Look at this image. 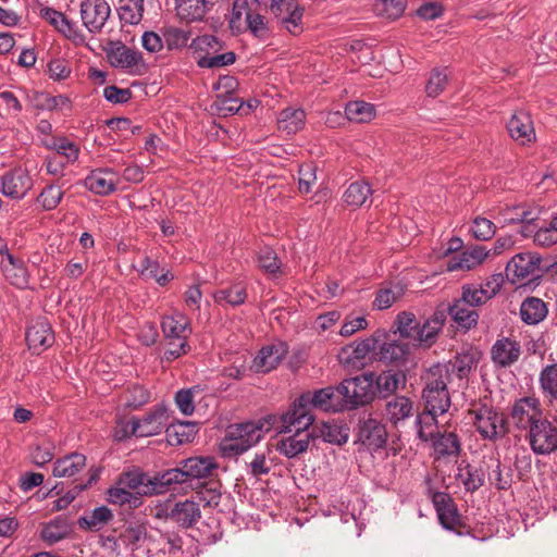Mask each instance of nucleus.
Here are the masks:
<instances>
[{
    "mask_svg": "<svg viewBox=\"0 0 557 557\" xmlns=\"http://www.w3.org/2000/svg\"><path fill=\"white\" fill-rule=\"evenodd\" d=\"M108 502L120 506L128 504L136 508L141 504V498L129 492L124 485L117 484L108 490Z\"/></svg>",
    "mask_w": 557,
    "mask_h": 557,
    "instance_id": "60",
    "label": "nucleus"
},
{
    "mask_svg": "<svg viewBox=\"0 0 557 557\" xmlns=\"http://www.w3.org/2000/svg\"><path fill=\"white\" fill-rule=\"evenodd\" d=\"M396 330L393 331L391 334L394 336L399 334V337L403 339H413L416 337V332L418 330V322L416 320V317L411 312H401L397 315L396 319Z\"/></svg>",
    "mask_w": 557,
    "mask_h": 557,
    "instance_id": "59",
    "label": "nucleus"
},
{
    "mask_svg": "<svg viewBox=\"0 0 557 557\" xmlns=\"http://www.w3.org/2000/svg\"><path fill=\"white\" fill-rule=\"evenodd\" d=\"M223 41L213 35H202L193 39L190 48L200 54L197 64L201 69H215L231 65L236 61L233 51L218 53L223 49Z\"/></svg>",
    "mask_w": 557,
    "mask_h": 557,
    "instance_id": "5",
    "label": "nucleus"
},
{
    "mask_svg": "<svg viewBox=\"0 0 557 557\" xmlns=\"http://www.w3.org/2000/svg\"><path fill=\"white\" fill-rule=\"evenodd\" d=\"M32 177L23 170H14L2 177V193L13 199L23 198L32 188Z\"/></svg>",
    "mask_w": 557,
    "mask_h": 557,
    "instance_id": "24",
    "label": "nucleus"
},
{
    "mask_svg": "<svg viewBox=\"0 0 557 557\" xmlns=\"http://www.w3.org/2000/svg\"><path fill=\"white\" fill-rule=\"evenodd\" d=\"M264 8L257 10L253 15H250L248 24L245 23L244 33L249 32L255 38L267 40L270 38L271 30L268 18L262 14Z\"/></svg>",
    "mask_w": 557,
    "mask_h": 557,
    "instance_id": "57",
    "label": "nucleus"
},
{
    "mask_svg": "<svg viewBox=\"0 0 557 557\" xmlns=\"http://www.w3.org/2000/svg\"><path fill=\"white\" fill-rule=\"evenodd\" d=\"M476 432L483 440L497 441L508 433V425L503 413L487 404H474L469 409Z\"/></svg>",
    "mask_w": 557,
    "mask_h": 557,
    "instance_id": "2",
    "label": "nucleus"
},
{
    "mask_svg": "<svg viewBox=\"0 0 557 557\" xmlns=\"http://www.w3.org/2000/svg\"><path fill=\"white\" fill-rule=\"evenodd\" d=\"M413 401L407 396H394L385 404L384 417L394 426L413 416Z\"/></svg>",
    "mask_w": 557,
    "mask_h": 557,
    "instance_id": "30",
    "label": "nucleus"
},
{
    "mask_svg": "<svg viewBox=\"0 0 557 557\" xmlns=\"http://www.w3.org/2000/svg\"><path fill=\"white\" fill-rule=\"evenodd\" d=\"M493 298V292L483 290V285L466 284L461 287V299L470 307L476 309Z\"/></svg>",
    "mask_w": 557,
    "mask_h": 557,
    "instance_id": "55",
    "label": "nucleus"
},
{
    "mask_svg": "<svg viewBox=\"0 0 557 557\" xmlns=\"http://www.w3.org/2000/svg\"><path fill=\"white\" fill-rule=\"evenodd\" d=\"M40 13L42 18L53 25L67 38H76L77 32L74 24L71 23L63 13L51 8H44L41 9Z\"/></svg>",
    "mask_w": 557,
    "mask_h": 557,
    "instance_id": "53",
    "label": "nucleus"
},
{
    "mask_svg": "<svg viewBox=\"0 0 557 557\" xmlns=\"http://www.w3.org/2000/svg\"><path fill=\"white\" fill-rule=\"evenodd\" d=\"M263 437V424L243 422L227 428L222 449L225 454L240 455L258 444Z\"/></svg>",
    "mask_w": 557,
    "mask_h": 557,
    "instance_id": "4",
    "label": "nucleus"
},
{
    "mask_svg": "<svg viewBox=\"0 0 557 557\" xmlns=\"http://www.w3.org/2000/svg\"><path fill=\"white\" fill-rule=\"evenodd\" d=\"M487 257V251L482 246H474L469 250L462 251L458 258L448 263L449 271L471 270L481 264Z\"/></svg>",
    "mask_w": 557,
    "mask_h": 557,
    "instance_id": "42",
    "label": "nucleus"
},
{
    "mask_svg": "<svg viewBox=\"0 0 557 557\" xmlns=\"http://www.w3.org/2000/svg\"><path fill=\"white\" fill-rule=\"evenodd\" d=\"M168 419L166 409L162 406L156 407L144 418L132 420L131 434L140 437L157 435L161 433L164 428L166 429Z\"/></svg>",
    "mask_w": 557,
    "mask_h": 557,
    "instance_id": "16",
    "label": "nucleus"
},
{
    "mask_svg": "<svg viewBox=\"0 0 557 557\" xmlns=\"http://www.w3.org/2000/svg\"><path fill=\"white\" fill-rule=\"evenodd\" d=\"M261 9L259 0H234L232 11L227 16L228 27L234 34H243L245 23L248 24L250 15Z\"/></svg>",
    "mask_w": 557,
    "mask_h": 557,
    "instance_id": "23",
    "label": "nucleus"
},
{
    "mask_svg": "<svg viewBox=\"0 0 557 557\" xmlns=\"http://www.w3.org/2000/svg\"><path fill=\"white\" fill-rule=\"evenodd\" d=\"M117 13L122 23L137 25L144 17L145 0H120Z\"/></svg>",
    "mask_w": 557,
    "mask_h": 557,
    "instance_id": "46",
    "label": "nucleus"
},
{
    "mask_svg": "<svg viewBox=\"0 0 557 557\" xmlns=\"http://www.w3.org/2000/svg\"><path fill=\"white\" fill-rule=\"evenodd\" d=\"M196 424L193 422H177L166 426V441L171 446L189 443L196 435Z\"/></svg>",
    "mask_w": 557,
    "mask_h": 557,
    "instance_id": "43",
    "label": "nucleus"
},
{
    "mask_svg": "<svg viewBox=\"0 0 557 557\" xmlns=\"http://www.w3.org/2000/svg\"><path fill=\"white\" fill-rule=\"evenodd\" d=\"M541 257L536 253L520 252L511 258L506 267V276L512 284L520 283L531 276L540 269Z\"/></svg>",
    "mask_w": 557,
    "mask_h": 557,
    "instance_id": "11",
    "label": "nucleus"
},
{
    "mask_svg": "<svg viewBox=\"0 0 557 557\" xmlns=\"http://www.w3.org/2000/svg\"><path fill=\"white\" fill-rule=\"evenodd\" d=\"M430 442L435 459L457 458L462 450L460 437L455 432L436 430Z\"/></svg>",
    "mask_w": 557,
    "mask_h": 557,
    "instance_id": "20",
    "label": "nucleus"
},
{
    "mask_svg": "<svg viewBox=\"0 0 557 557\" xmlns=\"http://www.w3.org/2000/svg\"><path fill=\"white\" fill-rule=\"evenodd\" d=\"M166 518L184 529H190L200 520L201 510L198 503L185 499L173 504Z\"/></svg>",
    "mask_w": 557,
    "mask_h": 557,
    "instance_id": "21",
    "label": "nucleus"
},
{
    "mask_svg": "<svg viewBox=\"0 0 557 557\" xmlns=\"http://www.w3.org/2000/svg\"><path fill=\"white\" fill-rule=\"evenodd\" d=\"M484 471L465 460L457 467L456 480L460 482L469 493L476 492L484 484Z\"/></svg>",
    "mask_w": 557,
    "mask_h": 557,
    "instance_id": "36",
    "label": "nucleus"
},
{
    "mask_svg": "<svg viewBox=\"0 0 557 557\" xmlns=\"http://www.w3.org/2000/svg\"><path fill=\"white\" fill-rule=\"evenodd\" d=\"M274 21L282 28L292 35H299L302 27V17L305 9L297 0H288L280 7H275L270 11Z\"/></svg>",
    "mask_w": 557,
    "mask_h": 557,
    "instance_id": "10",
    "label": "nucleus"
},
{
    "mask_svg": "<svg viewBox=\"0 0 557 557\" xmlns=\"http://www.w3.org/2000/svg\"><path fill=\"white\" fill-rule=\"evenodd\" d=\"M357 438L369 450L376 451L385 446L387 431L381 421L369 417L359 422Z\"/></svg>",
    "mask_w": 557,
    "mask_h": 557,
    "instance_id": "14",
    "label": "nucleus"
},
{
    "mask_svg": "<svg viewBox=\"0 0 557 557\" xmlns=\"http://www.w3.org/2000/svg\"><path fill=\"white\" fill-rule=\"evenodd\" d=\"M542 418L543 409L541 401L535 396L521 397L511 406V422L520 431H529Z\"/></svg>",
    "mask_w": 557,
    "mask_h": 557,
    "instance_id": "9",
    "label": "nucleus"
},
{
    "mask_svg": "<svg viewBox=\"0 0 557 557\" xmlns=\"http://www.w3.org/2000/svg\"><path fill=\"white\" fill-rule=\"evenodd\" d=\"M404 294L405 287L401 284H389L388 286L382 287L377 290L373 301V307L377 310L387 309L397 300H399Z\"/></svg>",
    "mask_w": 557,
    "mask_h": 557,
    "instance_id": "52",
    "label": "nucleus"
},
{
    "mask_svg": "<svg viewBox=\"0 0 557 557\" xmlns=\"http://www.w3.org/2000/svg\"><path fill=\"white\" fill-rule=\"evenodd\" d=\"M425 386L422 392L424 408L434 413H445L450 407V395L447 388L450 380L447 370L431 367L425 375Z\"/></svg>",
    "mask_w": 557,
    "mask_h": 557,
    "instance_id": "1",
    "label": "nucleus"
},
{
    "mask_svg": "<svg viewBox=\"0 0 557 557\" xmlns=\"http://www.w3.org/2000/svg\"><path fill=\"white\" fill-rule=\"evenodd\" d=\"M334 396V389L332 387H325L315 391L313 394L305 393L300 395V401H304L310 411L311 408L321 409L329 411L333 408L332 398Z\"/></svg>",
    "mask_w": 557,
    "mask_h": 557,
    "instance_id": "51",
    "label": "nucleus"
},
{
    "mask_svg": "<svg viewBox=\"0 0 557 557\" xmlns=\"http://www.w3.org/2000/svg\"><path fill=\"white\" fill-rule=\"evenodd\" d=\"M110 14L111 9L106 0H84L81 3L83 25L91 34H98L102 30Z\"/></svg>",
    "mask_w": 557,
    "mask_h": 557,
    "instance_id": "12",
    "label": "nucleus"
},
{
    "mask_svg": "<svg viewBox=\"0 0 557 557\" xmlns=\"http://www.w3.org/2000/svg\"><path fill=\"white\" fill-rule=\"evenodd\" d=\"M528 442L535 455H550L557 450V426L542 418L528 433Z\"/></svg>",
    "mask_w": 557,
    "mask_h": 557,
    "instance_id": "8",
    "label": "nucleus"
},
{
    "mask_svg": "<svg viewBox=\"0 0 557 557\" xmlns=\"http://www.w3.org/2000/svg\"><path fill=\"white\" fill-rule=\"evenodd\" d=\"M113 519V513L107 506L95 508L90 513L78 518L81 529L97 532L104 528Z\"/></svg>",
    "mask_w": 557,
    "mask_h": 557,
    "instance_id": "40",
    "label": "nucleus"
},
{
    "mask_svg": "<svg viewBox=\"0 0 557 557\" xmlns=\"http://www.w3.org/2000/svg\"><path fill=\"white\" fill-rule=\"evenodd\" d=\"M407 2L408 0H377L375 10L383 17L396 20L404 14Z\"/></svg>",
    "mask_w": 557,
    "mask_h": 557,
    "instance_id": "61",
    "label": "nucleus"
},
{
    "mask_svg": "<svg viewBox=\"0 0 557 557\" xmlns=\"http://www.w3.org/2000/svg\"><path fill=\"white\" fill-rule=\"evenodd\" d=\"M306 113L302 109L287 108L280 112L278 128L287 134H295L305 125Z\"/></svg>",
    "mask_w": 557,
    "mask_h": 557,
    "instance_id": "45",
    "label": "nucleus"
},
{
    "mask_svg": "<svg viewBox=\"0 0 557 557\" xmlns=\"http://www.w3.org/2000/svg\"><path fill=\"white\" fill-rule=\"evenodd\" d=\"M147 531L144 525H128L120 534V541L126 547H131L132 550L138 548L139 544L146 539Z\"/></svg>",
    "mask_w": 557,
    "mask_h": 557,
    "instance_id": "64",
    "label": "nucleus"
},
{
    "mask_svg": "<svg viewBox=\"0 0 557 557\" xmlns=\"http://www.w3.org/2000/svg\"><path fill=\"white\" fill-rule=\"evenodd\" d=\"M449 315L458 330L465 332L476 326L479 321V312L476 309L470 307L461 299L457 298L453 304H449Z\"/></svg>",
    "mask_w": 557,
    "mask_h": 557,
    "instance_id": "32",
    "label": "nucleus"
},
{
    "mask_svg": "<svg viewBox=\"0 0 557 557\" xmlns=\"http://www.w3.org/2000/svg\"><path fill=\"white\" fill-rule=\"evenodd\" d=\"M539 385L549 406L557 403V361L545 366L539 374Z\"/></svg>",
    "mask_w": 557,
    "mask_h": 557,
    "instance_id": "38",
    "label": "nucleus"
},
{
    "mask_svg": "<svg viewBox=\"0 0 557 557\" xmlns=\"http://www.w3.org/2000/svg\"><path fill=\"white\" fill-rule=\"evenodd\" d=\"M373 388L374 373L368 372L343 380L336 387V392L343 397L345 408L357 409L374 400Z\"/></svg>",
    "mask_w": 557,
    "mask_h": 557,
    "instance_id": "3",
    "label": "nucleus"
},
{
    "mask_svg": "<svg viewBox=\"0 0 557 557\" xmlns=\"http://www.w3.org/2000/svg\"><path fill=\"white\" fill-rule=\"evenodd\" d=\"M25 341L33 354L39 355L54 343V333L46 318H38L27 327Z\"/></svg>",
    "mask_w": 557,
    "mask_h": 557,
    "instance_id": "17",
    "label": "nucleus"
},
{
    "mask_svg": "<svg viewBox=\"0 0 557 557\" xmlns=\"http://www.w3.org/2000/svg\"><path fill=\"white\" fill-rule=\"evenodd\" d=\"M315 438L314 429L300 432H293L290 436L278 441L276 449L287 458H295L305 453L311 441Z\"/></svg>",
    "mask_w": 557,
    "mask_h": 557,
    "instance_id": "25",
    "label": "nucleus"
},
{
    "mask_svg": "<svg viewBox=\"0 0 557 557\" xmlns=\"http://www.w3.org/2000/svg\"><path fill=\"white\" fill-rule=\"evenodd\" d=\"M314 421L300 396L293 403L290 408L281 416V432L293 433L309 430Z\"/></svg>",
    "mask_w": 557,
    "mask_h": 557,
    "instance_id": "15",
    "label": "nucleus"
},
{
    "mask_svg": "<svg viewBox=\"0 0 557 557\" xmlns=\"http://www.w3.org/2000/svg\"><path fill=\"white\" fill-rule=\"evenodd\" d=\"M108 59L114 67L131 69L141 61V53L121 45L108 53Z\"/></svg>",
    "mask_w": 557,
    "mask_h": 557,
    "instance_id": "44",
    "label": "nucleus"
},
{
    "mask_svg": "<svg viewBox=\"0 0 557 557\" xmlns=\"http://www.w3.org/2000/svg\"><path fill=\"white\" fill-rule=\"evenodd\" d=\"M72 524L65 517L59 516L44 525L40 536L48 544H54L72 533Z\"/></svg>",
    "mask_w": 557,
    "mask_h": 557,
    "instance_id": "39",
    "label": "nucleus"
},
{
    "mask_svg": "<svg viewBox=\"0 0 557 557\" xmlns=\"http://www.w3.org/2000/svg\"><path fill=\"white\" fill-rule=\"evenodd\" d=\"M161 329L166 339H187L190 333L188 318L183 313L163 317Z\"/></svg>",
    "mask_w": 557,
    "mask_h": 557,
    "instance_id": "37",
    "label": "nucleus"
},
{
    "mask_svg": "<svg viewBox=\"0 0 557 557\" xmlns=\"http://www.w3.org/2000/svg\"><path fill=\"white\" fill-rule=\"evenodd\" d=\"M440 414L425 408L421 413H418L414 425L419 440L430 442L434 437L436 434L435 429H438L436 418Z\"/></svg>",
    "mask_w": 557,
    "mask_h": 557,
    "instance_id": "48",
    "label": "nucleus"
},
{
    "mask_svg": "<svg viewBox=\"0 0 557 557\" xmlns=\"http://www.w3.org/2000/svg\"><path fill=\"white\" fill-rule=\"evenodd\" d=\"M64 193L57 185L50 184L47 185L39 196L37 197V202L41 206V208L46 211H51L55 209L60 201L63 198Z\"/></svg>",
    "mask_w": 557,
    "mask_h": 557,
    "instance_id": "62",
    "label": "nucleus"
},
{
    "mask_svg": "<svg viewBox=\"0 0 557 557\" xmlns=\"http://www.w3.org/2000/svg\"><path fill=\"white\" fill-rule=\"evenodd\" d=\"M187 482L191 479H207L218 469L213 457H191L181 461Z\"/></svg>",
    "mask_w": 557,
    "mask_h": 557,
    "instance_id": "31",
    "label": "nucleus"
},
{
    "mask_svg": "<svg viewBox=\"0 0 557 557\" xmlns=\"http://www.w3.org/2000/svg\"><path fill=\"white\" fill-rule=\"evenodd\" d=\"M270 454L271 450L269 448L253 454L250 460L246 461L248 473L257 479L262 475H267L272 468Z\"/></svg>",
    "mask_w": 557,
    "mask_h": 557,
    "instance_id": "58",
    "label": "nucleus"
},
{
    "mask_svg": "<svg viewBox=\"0 0 557 557\" xmlns=\"http://www.w3.org/2000/svg\"><path fill=\"white\" fill-rule=\"evenodd\" d=\"M371 195L372 188L367 182H354L345 190L343 200L349 207L359 208Z\"/></svg>",
    "mask_w": 557,
    "mask_h": 557,
    "instance_id": "49",
    "label": "nucleus"
},
{
    "mask_svg": "<svg viewBox=\"0 0 557 557\" xmlns=\"http://www.w3.org/2000/svg\"><path fill=\"white\" fill-rule=\"evenodd\" d=\"M86 466V457L83 454L73 453L54 462L53 475L57 478H71Z\"/></svg>",
    "mask_w": 557,
    "mask_h": 557,
    "instance_id": "41",
    "label": "nucleus"
},
{
    "mask_svg": "<svg viewBox=\"0 0 557 557\" xmlns=\"http://www.w3.org/2000/svg\"><path fill=\"white\" fill-rule=\"evenodd\" d=\"M510 137L520 145H527L535 140V131L530 114L525 111L515 112L507 122Z\"/></svg>",
    "mask_w": 557,
    "mask_h": 557,
    "instance_id": "22",
    "label": "nucleus"
},
{
    "mask_svg": "<svg viewBox=\"0 0 557 557\" xmlns=\"http://www.w3.org/2000/svg\"><path fill=\"white\" fill-rule=\"evenodd\" d=\"M119 176L111 168L92 170L84 181L85 187L94 194L108 196L116 190Z\"/></svg>",
    "mask_w": 557,
    "mask_h": 557,
    "instance_id": "19",
    "label": "nucleus"
},
{
    "mask_svg": "<svg viewBox=\"0 0 557 557\" xmlns=\"http://www.w3.org/2000/svg\"><path fill=\"white\" fill-rule=\"evenodd\" d=\"M478 354L472 350L459 352L454 359L449 360L445 364H434L433 367H441L447 370V379L451 381V376L455 375L458 379L466 377L471 370L476 366Z\"/></svg>",
    "mask_w": 557,
    "mask_h": 557,
    "instance_id": "28",
    "label": "nucleus"
},
{
    "mask_svg": "<svg viewBox=\"0 0 557 557\" xmlns=\"http://www.w3.org/2000/svg\"><path fill=\"white\" fill-rule=\"evenodd\" d=\"M519 313L523 323L536 325L546 319L548 306L539 297L528 296L521 302Z\"/></svg>",
    "mask_w": 557,
    "mask_h": 557,
    "instance_id": "34",
    "label": "nucleus"
},
{
    "mask_svg": "<svg viewBox=\"0 0 557 557\" xmlns=\"http://www.w3.org/2000/svg\"><path fill=\"white\" fill-rule=\"evenodd\" d=\"M376 333L382 334L380 336V343L377 349H375V360L385 364H395L404 362L410 352L409 343L405 339L384 331L377 330Z\"/></svg>",
    "mask_w": 557,
    "mask_h": 557,
    "instance_id": "7",
    "label": "nucleus"
},
{
    "mask_svg": "<svg viewBox=\"0 0 557 557\" xmlns=\"http://www.w3.org/2000/svg\"><path fill=\"white\" fill-rule=\"evenodd\" d=\"M432 503L443 528L457 531L463 525L453 497L445 492H433Z\"/></svg>",
    "mask_w": 557,
    "mask_h": 557,
    "instance_id": "13",
    "label": "nucleus"
},
{
    "mask_svg": "<svg viewBox=\"0 0 557 557\" xmlns=\"http://www.w3.org/2000/svg\"><path fill=\"white\" fill-rule=\"evenodd\" d=\"M138 271L141 276L154 280L160 286H165L171 280H173V275L169 271L160 273V264L158 260L152 259L149 256L141 259Z\"/></svg>",
    "mask_w": 557,
    "mask_h": 557,
    "instance_id": "54",
    "label": "nucleus"
},
{
    "mask_svg": "<svg viewBox=\"0 0 557 557\" xmlns=\"http://www.w3.org/2000/svg\"><path fill=\"white\" fill-rule=\"evenodd\" d=\"M288 354V346L277 342L263 346L252 360L250 370L256 373H268L274 370Z\"/></svg>",
    "mask_w": 557,
    "mask_h": 557,
    "instance_id": "18",
    "label": "nucleus"
},
{
    "mask_svg": "<svg viewBox=\"0 0 557 557\" xmlns=\"http://www.w3.org/2000/svg\"><path fill=\"white\" fill-rule=\"evenodd\" d=\"M247 298V287L243 282H237L228 287L221 288L214 293V300L218 304H227L233 307L243 305Z\"/></svg>",
    "mask_w": 557,
    "mask_h": 557,
    "instance_id": "47",
    "label": "nucleus"
},
{
    "mask_svg": "<svg viewBox=\"0 0 557 557\" xmlns=\"http://www.w3.org/2000/svg\"><path fill=\"white\" fill-rule=\"evenodd\" d=\"M520 354V344L509 337L497 339L491 350L493 361L500 367L511 366L519 359Z\"/></svg>",
    "mask_w": 557,
    "mask_h": 557,
    "instance_id": "29",
    "label": "nucleus"
},
{
    "mask_svg": "<svg viewBox=\"0 0 557 557\" xmlns=\"http://www.w3.org/2000/svg\"><path fill=\"white\" fill-rule=\"evenodd\" d=\"M258 264L261 270L270 275H276L281 271V261L270 247H263L259 250Z\"/></svg>",
    "mask_w": 557,
    "mask_h": 557,
    "instance_id": "63",
    "label": "nucleus"
},
{
    "mask_svg": "<svg viewBox=\"0 0 557 557\" xmlns=\"http://www.w3.org/2000/svg\"><path fill=\"white\" fill-rule=\"evenodd\" d=\"M324 442L335 445H343L348 441V429L336 422H324L319 428V434Z\"/></svg>",
    "mask_w": 557,
    "mask_h": 557,
    "instance_id": "56",
    "label": "nucleus"
},
{
    "mask_svg": "<svg viewBox=\"0 0 557 557\" xmlns=\"http://www.w3.org/2000/svg\"><path fill=\"white\" fill-rule=\"evenodd\" d=\"M186 482L187 480L183 467L180 463L177 468L159 472L152 479L148 480V483L150 485L149 493L163 494L173 484H184Z\"/></svg>",
    "mask_w": 557,
    "mask_h": 557,
    "instance_id": "35",
    "label": "nucleus"
},
{
    "mask_svg": "<svg viewBox=\"0 0 557 557\" xmlns=\"http://www.w3.org/2000/svg\"><path fill=\"white\" fill-rule=\"evenodd\" d=\"M406 375L400 371H383L380 374L374 373V395L381 398H387L395 394L400 384L405 385Z\"/></svg>",
    "mask_w": 557,
    "mask_h": 557,
    "instance_id": "33",
    "label": "nucleus"
},
{
    "mask_svg": "<svg viewBox=\"0 0 557 557\" xmlns=\"http://www.w3.org/2000/svg\"><path fill=\"white\" fill-rule=\"evenodd\" d=\"M345 114L351 122L368 123L375 117L376 111L372 103L358 100L346 104Z\"/></svg>",
    "mask_w": 557,
    "mask_h": 557,
    "instance_id": "50",
    "label": "nucleus"
},
{
    "mask_svg": "<svg viewBox=\"0 0 557 557\" xmlns=\"http://www.w3.org/2000/svg\"><path fill=\"white\" fill-rule=\"evenodd\" d=\"M382 334L376 331L369 337L343 347L338 354L339 362L349 369H360L364 359L371 356L375 360V349Z\"/></svg>",
    "mask_w": 557,
    "mask_h": 557,
    "instance_id": "6",
    "label": "nucleus"
},
{
    "mask_svg": "<svg viewBox=\"0 0 557 557\" xmlns=\"http://www.w3.org/2000/svg\"><path fill=\"white\" fill-rule=\"evenodd\" d=\"M1 271L5 280L16 288H26L29 283V273L23 260L7 253V261L1 262Z\"/></svg>",
    "mask_w": 557,
    "mask_h": 557,
    "instance_id": "27",
    "label": "nucleus"
},
{
    "mask_svg": "<svg viewBox=\"0 0 557 557\" xmlns=\"http://www.w3.org/2000/svg\"><path fill=\"white\" fill-rule=\"evenodd\" d=\"M212 0H175L176 15L186 22H200L211 11Z\"/></svg>",
    "mask_w": 557,
    "mask_h": 557,
    "instance_id": "26",
    "label": "nucleus"
}]
</instances>
